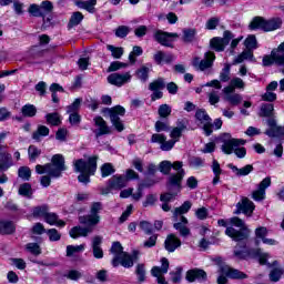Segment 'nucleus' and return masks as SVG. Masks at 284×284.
Returning <instances> with one entry per match:
<instances>
[{
  "label": "nucleus",
  "instance_id": "45",
  "mask_svg": "<svg viewBox=\"0 0 284 284\" xmlns=\"http://www.w3.org/2000/svg\"><path fill=\"white\" fill-rule=\"evenodd\" d=\"M41 153H42L41 149L34 145H30L28 149L29 161L31 163H34V161H37L41 156Z\"/></svg>",
  "mask_w": 284,
  "mask_h": 284
},
{
  "label": "nucleus",
  "instance_id": "30",
  "mask_svg": "<svg viewBox=\"0 0 284 284\" xmlns=\"http://www.w3.org/2000/svg\"><path fill=\"white\" fill-rule=\"evenodd\" d=\"M283 26V20L281 18H273L265 20V31L264 32H274V30H280Z\"/></svg>",
  "mask_w": 284,
  "mask_h": 284
},
{
  "label": "nucleus",
  "instance_id": "51",
  "mask_svg": "<svg viewBox=\"0 0 284 284\" xmlns=\"http://www.w3.org/2000/svg\"><path fill=\"white\" fill-rule=\"evenodd\" d=\"M232 79L231 77V67L225 64L222 71L220 72V82L227 83Z\"/></svg>",
  "mask_w": 284,
  "mask_h": 284
},
{
  "label": "nucleus",
  "instance_id": "46",
  "mask_svg": "<svg viewBox=\"0 0 284 284\" xmlns=\"http://www.w3.org/2000/svg\"><path fill=\"white\" fill-rule=\"evenodd\" d=\"M106 50H109V52H111V57H113V59H121V57H123V54L125 52L123 47H114L112 44H108Z\"/></svg>",
  "mask_w": 284,
  "mask_h": 284
},
{
  "label": "nucleus",
  "instance_id": "64",
  "mask_svg": "<svg viewBox=\"0 0 284 284\" xmlns=\"http://www.w3.org/2000/svg\"><path fill=\"white\" fill-rule=\"evenodd\" d=\"M209 98V103L211 105H216L219 101H221V95L219 94V91L212 90L211 92L207 93Z\"/></svg>",
  "mask_w": 284,
  "mask_h": 284
},
{
  "label": "nucleus",
  "instance_id": "28",
  "mask_svg": "<svg viewBox=\"0 0 284 284\" xmlns=\"http://www.w3.org/2000/svg\"><path fill=\"white\" fill-rule=\"evenodd\" d=\"M77 8L80 10H87L90 14H94L97 12V0H90V1H83V0H77L75 1Z\"/></svg>",
  "mask_w": 284,
  "mask_h": 284
},
{
  "label": "nucleus",
  "instance_id": "42",
  "mask_svg": "<svg viewBox=\"0 0 284 284\" xmlns=\"http://www.w3.org/2000/svg\"><path fill=\"white\" fill-rule=\"evenodd\" d=\"M244 45L246 50L254 52V50L258 48V41L256 40V36L254 34L248 36L244 41Z\"/></svg>",
  "mask_w": 284,
  "mask_h": 284
},
{
  "label": "nucleus",
  "instance_id": "34",
  "mask_svg": "<svg viewBox=\"0 0 284 284\" xmlns=\"http://www.w3.org/2000/svg\"><path fill=\"white\" fill-rule=\"evenodd\" d=\"M250 30H263L265 32V19L263 17H255L248 24Z\"/></svg>",
  "mask_w": 284,
  "mask_h": 284
},
{
  "label": "nucleus",
  "instance_id": "52",
  "mask_svg": "<svg viewBox=\"0 0 284 284\" xmlns=\"http://www.w3.org/2000/svg\"><path fill=\"white\" fill-rule=\"evenodd\" d=\"M18 192L20 196H26L27 199H30L32 196V185H30V183H23L20 185Z\"/></svg>",
  "mask_w": 284,
  "mask_h": 284
},
{
  "label": "nucleus",
  "instance_id": "59",
  "mask_svg": "<svg viewBox=\"0 0 284 284\" xmlns=\"http://www.w3.org/2000/svg\"><path fill=\"white\" fill-rule=\"evenodd\" d=\"M27 252L33 254L34 256H39L41 254V246L38 243H28L26 245Z\"/></svg>",
  "mask_w": 284,
  "mask_h": 284
},
{
  "label": "nucleus",
  "instance_id": "53",
  "mask_svg": "<svg viewBox=\"0 0 284 284\" xmlns=\"http://www.w3.org/2000/svg\"><path fill=\"white\" fill-rule=\"evenodd\" d=\"M224 101H227L232 105H240L243 102V97L239 93L224 97Z\"/></svg>",
  "mask_w": 284,
  "mask_h": 284
},
{
  "label": "nucleus",
  "instance_id": "58",
  "mask_svg": "<svg viewBox=\"0 0 284 284\" xmlns=\"http://www.w3.org/2000/svg\"><path fill=\"white\" fill-rule=\"evenodd\" d=\"M114 172H115L114 166L110 163H104L101 166L102 179H105L106 176H110L111 174H114Z\"/></svg>",
  "mask_w": 284,
  "mask_h": 284
},
{
  "label": "nucleus",
  "instance_id": "7",
  "mask_svg": "<svg viewBox=\"0 0 284 284\" xmlns=\"http://www.w3.org/2000/svg\"><path fill=\"white\" fill-rule=\"evenodd\" d=\"M262 65L264 68H270V65H280L284 68V42L278 44L271 51V54H266L262 59Z\"/></svg>",
  "mask_w": 284,
  "mask_h": 284
},
{
  "label": "nucleus",
  "instance_id": "5",
  "mask_svg": "<svg viewBox=\"0 0 284 284\" xmlns=\"http://www.w3.org/2000/svg\"><path fill=\"white\" fill-rule=\"evenodd\" d=\"M192 210V202L185 201L181 206L173 211V224L174 230H179L181 236H190V229H187V217L183 214H187Z\"/></svg>",
  "mask_w": 284,
  "mask_h": 284
},
{
  "label": "nucleus",
  "instance_id": "31",
  "mask_svg": "<svg viewBox=\"0 0 284 284\" xmlns=\"http://www.w3.org/2000/svg\"><path fill=\"white\" fill-rule=\"evenodd\" d=\"M229 168H230V170H232V172H234L236 174V176H247V174H250L251 172L254 171V166L251 164H247V165L243 166L242 169H239L234 164H229Z\"/></svg>",
  "mask_w": 284,
  "mask_h": 284
},
{
  "label": "nucleus",
  "instance_id": "4",
  "mask_svg": "<svg viewBox=\"0 0 284 284\" xmlns=\"http://www.w3.org/2000/svg\"><path fill=\"white\" fill-rule=\"evenodd\" d=\"M98 159V156H91L88 159V161L83 159L74 161V171L80 172V175L78 176V181L80 183H84V185H88V183H90V176H94V173L97 172Z\"/></svg>",
  "mask_w": 284,
  "mask_h": 284
},
{
  "label": "nucleus",
  "instance_id": "3",
  "mask_svg": "<svg viewBox=\"0 0 284 284\" xmlns=\"http://www.w3.org/2000/svg\"><path fill=\"white\" fill-rule=\"evenodd\" d=\"M65 158L62 154H55L51 159V163L44 165H36L37 174H48L52 179H59L62 172H65Z\"/></svg>",
  "mask_w": 284,
  "mask_h": 284
},
{
  "label": "nucleus",
  "instance_id": "8",
  "mask_svg": "<svg viewBox=\"0 0 284 284\" xmlns=\"http://www.w3.org/2000/svg\"><path fill=\"white\" fill-rule=\"evenodd\" d=\"M233 256L237 261H245L250 256H252L253 258L258 257L261 265H265V263H267V253H263L261 248H251L248 251H245L235 246L233 251Z\"/></svg>",
  "mask_w": 284,
  "mask_h": 284
},
{
  "label": "nucleus",
  "instance_id": "15",
  "mask_svg": "<svg viewBox=\"0 0 284 284\" xmlns=\"http://www.w3.org/2000/svg\"><path fill=\"white\" fill-rule=\"evenodd\" d=\"M170 270V261H168L166 257L161 258V267L160 266H153L151 270L152 276L154 278H158L159 284H169L168 281H165V277L161 274H168V271Z\"/></svg>",
  "mask_w": 284,
  "mask_h": 284
},
{
  "label": "nucleus",
  "instance_id": "38",
  "mask_svg": "<svg viewBox=\"0 0 284 284\" xmlns=\"http://www.w3.org/2000/svg\"><path fill=\"white\" fill-rule=\"evenodd\" d=\"M21 114L22 116L32 119L33 116H37V106H34V104H26L21 108Z\"/></svg>",
  "mask_w": 284,
  "mask_h": 284
},
{
  "label": "nucleus",
  "instance_id": "10",
  "mask_svg": "<svg viewBox=\"0 0 284 284\" xmlns=\"http://www.w3.org/2000/svg\"><path fill=\"white\" fill-rule=\"evenodd\" d=\"M106 112L115 130L118 132H123V130H125V126L123 125V121H121L120 116H125V108L116 105L111 109H106Z\"/></svg>",
  "mask_w": 284,
  "mask_h": 284
},
{
  "label": "nucleus",
  "instance_id": "63",
  "mask_svg": "<svg viewBox=\"0 0 284 284\" xmlns=\"http://www.w3.org/2000/svg\"><path fill=\"white\" fill-rule=\"evenodd\" d=\"M29 14H31V17H41L43 18L42 13H41V7L40 4L37 3H32L29 6L28 9Z\"/></svg>",
  "mask_w": 284,
  "mask_h": 284
},
{
  "label": "nucleus",
  "instance_id": "9",
  "mask_svg": "<svg viewBox=\"0 0 284 284\" xmlns=\"http://www.w3.org/2000/svg\"><path fill=\"white\" fill-rule=\"evenodd\" d=\"M173 170H179L178 173L171 174L168 180L169 190H181V182L183 181V176H185V170L183 168V162L178 161L172 164Z\"/></svg>",
  "mask_w": 284,
  "mask_h": 284
},
{
  "label": "nucleus",
  "instance_id": "61",
  "mask_svg": "<svg viewBox=\"0 0 284 284\" xmlns=\"http://www.w3.org/2000/svg\"><path fill=\"white\" fill-rule=\"evenodd\" d=\"M155 132H170V123L168 121H156L155 122Z\"/></svg>",
  "mask_w": 284,
  "mask_h": 284
},
{
  "label": "nucleus",
  "instance_id": "44",
  "mask_svg": "<svg viewBox=\"0 0 284 284\" xmlns=\"http://www.w3.org/2000/svg\"><path fill=\"white\" fill-rule=\"evenodd\" d=\"M260 116H274V104L263 103L260 109Z\"/></svg>",
  "mask_w": 284,
  "mask_h": 284
},
{
  "label": "nucleus",
  "instance_id": "14",
  "mask_svg": "<svg viewBox=\"0 0 284 284\" xmlns=\"http://www.w3.org/2000/svg\"><path fill=\"white\" fill-rule=\"evenodd\" d=\"M195 119L199 121V123L202 125V130L204 131V134L206 136L212 135V118L207 114V111L205 109H200L195 112Z\"/></svg>",
  "mask_w": 284,
  "mask_h": 284
},
{
  "label": "nucleus",
  "instance_id": "26",
  "mask_svg": "<svg viewBox=\"0 0 284 284\" xmlns=\"http://www.w3.org/2000/svg\"><path fill=\"white\" fill-rule=\"evenodd\" d=\"M101 243H103V237L97 235L92 239L91 247L94 258H103V248H101Z\"/></svg>",
  "mask_w": 284,
  "mask_h": 284
},
{
  "label": "nucleus",
  "instance_id": "21",
  "mask_svg": "<svg viewBox=\"0 0 284 284\" xmlns=\"http://www.w3.org/2000/svg\"><path fill=\"white\" fill-rule=\"evenodd\" d=\"M93 121L95 123V128H98L94 131L97 139H99V136L110 134V126H108V122H105V120H103L101 116H95Z\"/></svg>",
  "mask_w": 284,
  "mask_h": 284
},
{
  "label": "nucleus",
  "instance_id": "60",
  "mask_svg": "<svg viewBox=\"0 0 284 284\" xmlns=\"http://www.w3.org/2000/svg\"><path fill=\"white\" fill-rule=\"evenodd\" d=\"M81 103H83V100L81 98H77L71 105L67 106V113H77L79 108H81Z\"/></svg>",
  "mask_w": 284,
  "mask_h": 284
},
{
  "label": "nucleus",
  "instance_id": "25",
  "mask_svg": "<svg viewBox=\"0 0 284 284\" xmlns=\"http://www.w3.org/2000/svg\"><path fill=\"white\" fill-rule=\"evenodd\" d=\"M181 245V240L174 234H169L164 241L166 252H175Z\"/></svg>",
  "mask_w": 284,
  "mask_h": 284
},
{
  "label": "nucleus",
  "instance_id": "36",
  "mask_svg": "<svg viewBox=\"0 0 284 284\" xmlns=\"http://www.w3.org/2000/svg\"><path fill=\"white\" fill-rule=\"evenodd\" d=\"M54 10V4L50 0H44L40 3V12L42 13V19H45L48 14H51Z\"/></svg>",
  "mask_w": 284,
  "mask_h": 284
},
{
  "label": "nucleus",
  "instance_id": "54",
  "mask_svg": "<svg viewBox=\"0 0 284 284\" xmlns=\"http://www.w3.org/2000/svg\"><path fill=\"white\" fill-rule=\"evenodd\" d=\"M18 176L22 179V181H30L32 171L28 166H20L18 170Z\"/></svg>",
  "mask_w": 284,
  "mask_h": 284
},
{
  "label": "nucleus",
  "instance_id": "16",
  "mask_svg": "<svg viewBox=\"0 0 284 284\" xmlns=\"http://www.w3.org/2000/svg\"><path fill=\"white\" fill-rule=\"evenodd\" d=\"M154 39L160 45L164 48H172V39H179V33H170L162 30H158L154 33Z\"/></svg>",
  "mask_w": 284,
  "mask_h": 284
},
{
  "label": "nucleus",
  "instance_id": "49",
  "mask_svg": "<svg viewBox=\"0 0 284 284\" xmlns=\"http://www.w3.org/2000/svg\"><path fill=\"white\" fill-rule=\"evenodd\" d=\"M81 21H83V13L79 11L73 12L69 21V28L79 26Z\"/></svg>",
  "mask_w": 284,
  "mask_h": 284
},
{
  "label": "nucleus",
  "instance_id": "24",
  "mask_svg": "<svg viewBox=\"0 0 284 284\" xmlns=\"http://www.w3.org/2000/svg\"><path fill=\"white\" fill-rule=\"evenodd\" d=\"M221 274H225V276H227V278H237V280L247 278V274H245L236 268H232L230 266H222Z\"/></svg>",
  "mask_w": 284,
  "mask_h": 284
},
{
  "label": "nucleus",
  "instance_id": "32",
  "mask_svg": "<svg viewBox=\"0 0 284 284\" xmlns=\"http://www.w3.org/2000/svg\"><path fill=\"white\" fill-rule=\"evenodd\" d=\"M254 61V51L244 50L233 60V65H239V63H243V61Z\"/></svg>",
  "mask_w": 284,
  "mask_h": 284
},
{
  "label": "nucleus",
  "instance_id": "57",
  "mask_svg": "<svg viewBox=\"0 0 284 284\" xmlns=\"http://www.w3.org/2000/svg\"><path fill=\"white\" fill-rule=\"evenodd\" d=\"M45 234L48 235L51 243H57V241H61V233H59L57 229H49L47 230Z\"/></svg>",
  "mask_w": 284,
  "mask_h": 284
},
{
  "label": "nucleus",
  "instance_id": "11",
  "mask_svg": "<svg viewBox=\"0 0 284 284\" xmlns=\"http://www.w3.org/2000/svg\"><path fill=\"white\" fill-rule=\"evenodd\" d=\"M216 60V55L214 52L209 51L204 54V59L201 60V58L195 57L192 60V65L196 70H200V72H205V70H210L212 65H214V61Z\"/></svg>",
  "mask_w": 284,
  "mask_h": 284
},
{
  "label": "nucleus",
  "instance_id": "48",
  "mask_svg": "<svg viewBox=\"0 0 284 284\" xmlns=\"http://www.w3.org/2000/svg\"><path fill=\"white\" fill-rule=\"evenodd\" d=\"M45 119L49 125L59 126L61 124V115H59L57 112L48 113Z\"/></svg>",
  "mask_w": 284,
  "mask_h": 284
},
{
  "label": "nucleus",
  "instance_id": "20",
  "mask_svg": "<svg viewBox=\"0 0 284 284\" xmlns=\"http://www.w3.org/2000/svg\"><path fill=\"white\" fill-rule=\"evenodd\" d=\"M187 130V120H180L176 122V126L173 128L170 132V138L175 143H179L181 141V136H183V132Z\"/></svg>",
  "mask_w": 284,
  "mask_h": 284
},
{
  "label": "nucleus",
  "instance_id": "33",
  "mask_svg": "<svg viewBox=\"0 0 284 284\" xmlns=\"http://www.w3.org/2000/svg\"><path fill=\"white\" fill-rule=\"evenodd\" d=\"M44 221L49 225H57L58 227H65V223L63 222V220H59V215H57L55 213L48 212L44 217Z\"/></svg>",
  "mask_w": 284,
  "mask_h": 284
},
{
  "label": "nucleus",
  "instance_id": "2",
  "mask_svg": "<svg viewBox=\"0 0 284 284\" xmlns=\"http://www.w3.org/2000/svg\"><path fill=\"white\" fill-rule=\"evenodd\" d=\"M220 141L222 142L221 150L224 154H234L237 156V159H245V155L247 154V150L241 145H245V140L243 139H234L232 138V134L224 133Z\"/></svg>",
  "mask_w": 284,
  "mask_h": 284
},
{
  "label": "nucleus",
  "instance_id": "29",
  "mask_svg": "<svg viewBox=\"0 0 284 284\" xmlns=\"http://www.w3.org/2000/svg\"><path fill=\"white\" fill-rule=\"evenodd\" d=\"M153 59L158 65H162V63H172L174 61V57L172 54H168L163 51H158Z\"/></svg>",
  "mask_w": 284,
  "mask_h": 284
},
{
  "label": "nucleus",
  "instance_id": "22",
  "mask_svg": "<svg viewBox=\"0 0 284 284\" xmlns=\"http://www.w3.org/2000/svg\"><path fill=\"white\" fill-rule=\"evenodd\" d=\"M108 185L110 190H123L128 185V179L125 175H113L108 181Z\"/></svg>",
  "mask_w": 284,
  "mask_h": 284
},
{
  "label": "nucleus",
  "instance_id": "39",
  "mask_svg": "<svg viewBox=\"0 0 284 284\" xmlns=\"http://www.w3.org/2000/svg\"><path fill=\"white\" fill-rule=\"evenodd\" d=\"M50 134V129L45 125H39L37 131L32 133V139L34 141H41V136H48Z\"/></svg>",
  "mask_w": 284,
  "mask_h": 284
},
{
  "label": "nucleus",
  "instance_id": "18",
  "mask_svg": "<svg viewBox=\"0 0 284 284\" xmlns=\"http://www.w3.org/2000/svg\"><path fill=\"white\" fill-rule=\"evenodd\" d=\"M106 81L111 85H115L116 88H121L122 85H125V83H130V81H132V74H130V72H126L124 74L112 73L106 78Z\"/></svg>",
  "mask_w": 284,
  "mask_h": 284
},
{
  "label": "nucleus",
  "instance_id": "47",
  "mask_svg": "<svg viewBox=\"0 0 284 284\" xmlns=\"http://www.w3.org/2000/svg\"><path fill=\"white\" fill-rule=\"evenodd\" d=\"M149 90L151 91H161L165 90V79L163 78H158L153 82L149 84Z\"/></svg>",
  "mask_w": 284,
  "mask_h": 284
},
{
  "label": "nucleus",
  "instance_id": "40",
  "mask_svg": "<svg viewBox=\"0 0 284 284\" xmlns=\"http://www.w3.org/2000/svg\"><path fill=\"white\" fill-rule=\"evenodd\" d=\"M12 165V155L10 153L2 154L0 159V172H6Z\"/></svg>",
  "mask_w": 284,
  "mask_h": 284
},
{
  "label": "nucleus",
  "instance_id": "13",
  "mask_svg": "<svg viewBox=\"0 0 284 284\" xmlns=\"http://www.w3.org/2000/svg\"><path fill=\"white\" fill-rule=\"evenodd\" d=\"M234 39L232 31H224L223 38H213L210 41V45L215 52H223L226 45H230V41Z\"/></svg>",
  "mask_w": 284,
  "mask_h": 284
},
{
  "label": "nucleus",
  "instance_id": "19",
  "mask_svg": "<svg viewBox=\"0 0 284 284\" xmlns=\"http://www.w3.org/2000/svg\"><path fill=\"white\" fill-rule=\"evenodd\" d=\"M272 185V178L266 176L263 179L258 186L257 190L253 191L252 193V200L253 201H264L265 200V190Z\"/></svg>",
  "mask_w": 284,
  "mask_h": 284
},
{
  "label": "nucleus",
  "instance_id": "6",
  "mask_svg": "<svg viewBox=\"0 0 284 284\" xmlns=\"http://www.w3.org/2000/svg\"><path fill=\"white\" fill-rule=\"evenodd\" d=\"M230 223L233 226H227L225 230V234L226 236L232 239V241L240 242L247 241V239H250V234L252 231L247 229L245 221L234 216L230 219ZM234 227H239L240 230H236Z\"/></svg>",
  "mask_w": 284,
  "mask_h": 284
},
{
  "label": "nucleus",
  "instance_id": "12",
  "mask_svg": "<svg viewBox=\"0 0 284 284\" xmlns=\"http://www.w3.org/2000/svg\"><path fill=\"white\" fill-rule=\"evenodd\" d=\"M103 205L101 202H95L91 205V215L82 216L79 219L82 225H98L101 217L99 216V212H101Z\"/></svg>",
  "mask_w": 284,
  "mask_h": 284
},
{
  "label": "nucleus",
  "instance_id": "35",
  "mask_svg": "<svg viewBox=\"0 0 284 284\" xmlns=\"http://www.w3.org/2000/svg\"><path fill=\"white\" fill-rule=\"evenodd\" d=\"M284 270L281 267H273L270 271L268 278L271 283H278L283 278Z\"/></svg>",
  "mask_w": 284,
  "mask_h": 284
},
{
  "label": "nucleus",
  "instance_id": "43",
  "mask_svg": "<svg viewBox=\"0 0 284 284\" xmlns=\"http://www.w3.org/2000/svg\"><path fill=\"white\" fill-rule=\"evenodd\" d=\"M16 227L10 221H0V234H13Z\"/></svg>",
  "mask_w": 284,
  "mask_h": 284
},
{
  "label": "nucleus",
  "instance_id": "17",
  "mask_svg": "<svg viewBox=\"0 0 284 284\" xmlns=\"http://www.w3.org/2000/svg\"><path fill=\"white\" fill-rule=\"evenodd\" d=\"M254 202L247 197H242L241 202L236 204L235 214H245V216H252L255 210Z\"/></svg>",
  "mask_w": 284,
  "mask_h": 284
},
{
  "label": "nucleus",
  "instance_id": "37",
  "mask_svg": "<svg viewBox=\"0 0 284 284\" xmlns=\"http://www.w3.org/2000/svg\"><path fill=\"white\" fill-rule=\"evenodd\" d=\"M135 77L139 79L142 83H145L148 79H150V68L149 67H141L135 71Z\"/></svg>",
  "mask_w": 284,
  "mask_h": 284
},
{
  "label": "nucleus",
  "instance_id": "27",
  "mask_svg": "<svg viewBox=\"0 0 284 284\" xmlns=\"http://www.w3.org/2000/svg\"><path fill=\"white\" fill-rule=\"evenodd\" d=\"M92 226L83 227V226H74L70 230L69 234L71 239H79L81 236L85 237L88 234H92Z\"/></svg>",
  "mask_w": 284,
  "mask_h": 284
},
{
  "label": "nucleus",
  "instance_id": "50",
  "mask_svg": "<svg viewBox=\"0 0 284 284\" xmlns=\"http://www.w3.org/2000/svg\"><path fill=\"white\" fill-rule=\"evenodd\" d=\"M85 250V244L80 245H68L67 246V256H74V254H79Z\"/></svg>",
  "mask_w": 284,
  "mask_h": 284
},
{
  "label": "nucleus",
  "instance_id": "1",
  "mask_svg": "<svg viewBox=\"0 0 284 284\" xmlns=\"http://www.w3.org/2000/svg\"><path fill=\"white\" fill-rule=\"evenodd\" d=\"M111 254H113L112 265L113 267H134V261H139V251L134 250L132 254L123 251V245L120 242H113L111 248Z\"/></svg>",
  "mask_w": 284,
  "mask_h": 284
},
{
  "label": "nucleus",
  "instance_id": "62",
  "mask_svg": "<svg viewBox=\"0 0 284 284\" xmlns=\"http://www.w3.org/2000/svg\"><path fill=\"white\" fill-rule=\"evenodd\" d=\"M124 68H128V63L119 62V61H113L109 65L108 72H116V70H123Z\"/></svg>",
  "mask_w": 284,
  "mask_h": 284
},
{
  "label": "nucleus",
  "instance_id": "23",
  "mask_svg": "<svg viewBox=\"0 0 284 284\" xmlns=\"http://www.w3.org/2000/svg\"><path fill=\"white\" fill-rule=\"evenodd\" d=\"M207 278V273L201 268L190 270L186 272V281L189 283H194V281H205Z\"/></svg>",
  "mask_w": 284,
  "mask_h": 284
},
{
  "label": "nucleus",
  "instance_id": "56",
  "mask_svg": "<svg viewBox=\"0 0 284 284\" xmlns=\"http://www.w3.org/2000/svg\"><path fill=\"white\" fill-rule=\"evenodd\" d=\"M33 216L45 219L48 215V205L36 206L32 212Z\"/></svg>",
  "mask_w": 284,
  "mask_h": 284
},
{
  "label": "nucleus",
  "instance_id": "55",
  "mask_svg": "<svg viewBox=\"0 0 284 284\" xmlns=\"http://www.w3.org/2000/svg\"><path fill=\"white\" fill-rule=\"evenodd\" d=\"M158 114L161 119H168L172 114V106L170 104H162L158 109Z\"/></svg>",
  "mask_w": 284,
  "mask_h": 284
},
{
  "label": "nucleus",
  "instance_id": "41",
  "mask_svg": "<svg viewBox=\"0 0 284 284\" xmlns=\"http://www.w3.org/2000/svg\"><path fill=\"white\" fill-rule=\"evenodd\" d=\"M182 41L184 43H192L196 39V29H183Z\"/></svg>",
  "mask_w": 284,
  "mask_h": 284
}]
</instances>
